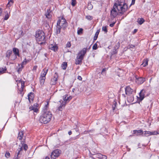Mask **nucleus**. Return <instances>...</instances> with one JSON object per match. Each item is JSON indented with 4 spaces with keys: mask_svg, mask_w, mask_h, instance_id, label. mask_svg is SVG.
<instances>
[{
    "mask_svg": "<svg viewBox=\"0 0 159 159\" xmlns=\"http://www.w3.org/2000/svg\"><path fill=\"white\" fill-rule=\"evenodd\" d=\"M46 103L43 108L42 114L39 118V121L42 123L47 124L51 120L52 114L49 110V101H46Z\"/></svg>",
    "mask_w": 159,
    "mask_h": 159,
    "instance_id": "nucleus-1",
    "label": "nucleus"
},
{
    "mask_svg": "<svg viewBox=\"0 0 159 159\" xmlns=\"http://www.w3.org/2000/svg\"><path fill=\"white\" fill-rule=\"evenodd\" d=\"M127 6L124 0H120L115 4L113 8L111 11V15L113 18L117 15V12L120 13H123L127 10Z\"/></svg>",
    "mask_w": 159,
    "mask_h": 159,
    "instance_id": "nucleus-2",
    "label": "nucleus"
},
{
    "mask_svg": "<svg viewBox=\"0 0 159 159\" xmlns=\"http://www.w3.org/2000/svg\"><path fill=\"white\" fill-rule=\"evenodd\" d=\"M67 24L66 19L62 17L57 21V23L56 33L59 34L61 32V29L65 30L67 27Z\"/></svg>",
    "mask_w": 159,
    "mask_h": 159,
    "instance_id": "nucleus-3",
    "label": "nucleus"
},
{
    "mask_svg": "<svg viewBox=\"0 0 159 159\" xmlns=\"http://www.w3.org/2000/svg\"><path fill=\"white\" fill-rule=\"evenodd\" d=\"M35 37L37 41L42 42L40 44L45 43V36L44 32L41 30H39L36 31Z\"/></svg>",
    "mask_w": 159,
    "mask_h": 159,
    "instance_id": "nucleus-4",
    "label": "nucleus"
},
{
    "mask_svg": "<svg viewBox=\"0 0 159 159\" xmlns=\"http://www.w3.org/2000/svg\"><path fill=\"white\" fill-rule=\"evenodd\" d=\"M90 48H84L78 53L77 58L80 60H83L87 52L88 51Z\"/></svg>",
    "mask_w": 159,
    "mask_h": 159,
    "instance_id": "nucleus-5",
    "label": "nucleus"
},
{
    "mask_svg": "<svg viewBox=\"0 0 159 159\" xmlns=\"http://www.w3.org/2000/svg\"><path fill=\"white\" fill-rule=\"evenodd\" d=\"M146 91L144 89H143L141 90L140 93H139V100L140 101H142L145 98V97L148 96L150 93H147L146 94Z\"/></svg>",
    "mask_w": 159,
    "mask_h": 159,
    "instance_id": "nucleus-6",
    "label": "nucleus"
},
{
    "mask_svg": "<svg viewBox=\"0 0 159 159\" xmlns=\"http://www.w3.org/2000/svg\"><path fill=\"white\" fill-rule=\"evenodd\" d=\"M61 151L59 149L54 150L51 153V157L52 159H56L59 156Z\"/></svg>",
    "mask_w": 159,
    "mask_h": 159,
    "instance_id": "nucleus-7",
    "label": "nucleus"
},
{
    "mask_svg": "<svg viewBox=\"0 0 159 159\" xmlns=\"http://www.w3.org/2000/svg\"><path fill=\"white\" fill-rule=\"evenodd\" d=\"M158 134L157 132L153 131L151 132L149 131H145L143 132V134H142V136L144 137H148L151 135H157Z\"/></svg>",
    "mask_w": 159,
    "mask_h": 159,
    "instance_id": "nucleus-8",
    "label": "nucleus"
},
{
    "mask_svg": "<svg viewBox=\"0 0 159 159\" xmlns=\"http://www.w3.org/2000/svg\"><path fill=\"white\" fill-rule=\"evenodd\" d=\"M58 76L56 72L53 75V77L52 78L50 82V84L51 85H55L57 82L58 79Z\"/></svg>",
    "mask_w": 159,
    "mask_h": 159,
    "instance_id": "nucleus-9",
    "label": "nucleus"
},
{
    "mask_svg": "<svg viewBox=\"0 0 159 159\" xmlns=\"http://www.w3.org/2000/svg\"><path fill=\"white\" fill-rule=\"evenodd\" d=\"M125 94L129 96H131L132 95L133 92V90L129 86H127L125 88Z\"/></svg>",
    "mask_w": 159,
    "mask_h": 159,
    "instance_id": "nucleus-10",
    "label": "nucleus"
},
{
    "mask_svg": "<svg viewBox=\"0 0 159 159\" xmlns=\"http://www.w3.org/2000/svg\"><path fill=\"white\" fill-rule=\"evenodd\" d=\"M143 134V131L142 130L139 129V130H134L133 131V134L131 135H130V136H139L142 134Z\"/></svg>",
    "mask_w": 159,
    "mask_h": 159,
    "instance_id": "nucleus-11",
    "label": "nucleus"
},
{
    "mask_svg": "<svg viewBox=\"0 0 159 159\" xmlns=\"http://www.w3.org/2000/svg\"><path fill=\"white\" fill-rule=\"evenodd\" d=\"M49 48L51 50L55 52L57 51L58 49L57 45L56 43L50 44L49 46Z\"/></svg>",
    "mask_w": 159,
    "mask_h": 159,
    "instance_id": "nucleus-12",
    "label": "nucleus"
},
{
    "mask_svg": "<svg viewBox=\"0 0 159 159\" xmlns=\"http://www.w3.org/2000/svg\"><path fill=\"white\" fill-rule=\"evenodd\" d=\"M59 102H60L61 104L60 106L58 107V110L59 111H61L62 109L65 107L66 102H64L62 100H60L59 101Z\"/></svg>",
    "mask_w": 159,
    "mask_h": 159,
    "instance_id": "nucleus-13",
    "label": "nucleus"
},
{
    "mask_svg": "<svg viewBox=\"0 0 159 159\" xmlns=\"http://www.w3.org/2000/svg\"><path fill=\"white\" fill-rule=\"evenodd\" d=\"M48 69L46 68L43 69L41 73L40 77L46 78V75L48 72Z\"/></svg>",
    "mask_w": 159,
    "mask_h": 159,
    "instance_id": "nucleus-14",
    "label": "nucleus"
},
{
    "mask_svg": "<svg viewBox=\"0 0 159 159\" xmlns=\"http://www.w3.org/2000/svg\"><path fill=\"white\" fill-rule=\"evenodd\" d=\"M145 79L144 78L140 77L137 79L136 80V82L139 84H141L145 81Z\"/></svg>",
    "mask_w": 159,
    "mask_h": 159,
    "instance_id": "nucleus-15",
    "label": "nucleus"
},
{
    "mask_svg": "<svg viewBox=\"0 0 159 159\" xmlns=\"http://www.w3.org/2000/svg\"><path fill=\"white\" fill-rule=\"evenodd\" d=\"M13 51L16 57H20L19 51L18 48H13Z\"/></svg>",
    "mask_w": 159,
    "mask_h": 159,
    "instance_id": "nucleus-16",
    "label": "nucleus"
},
{
    "mask_svg": "<svg viewBox=\"0 0 159 159\" xmlns=\"http://www.w3.org/2000/svg\"><path fill=\"white\" fill-rule=\"evenodd\" d=\"M72 98V97L71 96H68V95H66L65 96H63V99L64 101V102H66L67 101H69Z\"/></svg>",
    "mask_w": 159,
    "mask_h": 159,
    "instance_id": "nucleus-17",
    "label": "nucleus"
},
{
    "mask_svg": "<svg viewBox=\"0 0 159 159\" xmlns=\"http://www.w3.org/2000/svg\"><path fill=\"white\" fill-rule=\"evenodd\" d=\"M24 68L22 66H20V64H18L16 68V70L18 73L19 74Z\"/></svg>",
    "mask_w": 159,
    "mask_h": 159,
    "instance_id": "nucleus-18",
    "label": "nucleus"
},
{
    "mask_svg": "<svg viewBox=\"0 0 159 159\" xmlns=\"http://www.w3.org/2000/svg\"><path fill=\"white\" fill-rule=\"evenodd\" d=\"M24 135V133L23 131H20L18 133V136L17 137L18 139L21 140H22Z\"/></svg>",
    "mask_w": 159,
    "mask_h": 159,
    "instance_id": "nucleus-19",
    "label": "nucleus"
},
{
    "mask_svg": "<svg viewBox=\"0 0 159 159\" xmlns=\"http://www.w3.org/2000/svg\"><path fill=\"white\" fill-rule=\"evenodd\" d=\"M13 0H8V2L6 6L7 8L10 9V7L13 4Z\"/></svg>",
    "mask_w": 159,
    "mask_h": 159,
    "instance_id": "nucleus-20",
    "label": "nucleus"
},
{
    "mask_svg": "<svg viewBox=\"0 0 159 159\" xmlns=\"http://www.w3.org/2000/svg\"><path fill=\"white\" fill-rule=\"evenodd\" d=\"M11 10H10L9 11V13H8L7 11H5V13H6V15H5L4 17V20H7L9 18V16H10V13Z\"/></svg>",
    "mask_w": 159,
    "mask_h": 159,
    "instance_id": "nucleus-21",
    "label": "nucleus"
},
{
    "mask_svg": "<svg viewBox=\"0 0 159 159\" xmlns=\"http://www.w3.org/2000/svg\"><path fill=\"white\" fill-rule=\"evenodd\" d=\"M67 66V63L66 62H64L61 64V67L62 69L65 70L66 69Z\"/></svg>",
    "mask_w": 159,
    "mask_h": 159,
    "instance_id": "nucleus-22",
    "label": "nucleus"
},
{
    "mask_svg": "<svg viewBox=\"0 0 159 159\" xmlns=\"http://www.w3.org/2000/svg\"><path fill=\"white\" fill-rule=\"evenodd\" d=\"M29 109L30 111H33L34 112H37L38 111V108L33 106L30 107Z\"/></svg>",
    "mask_w": 159,
    "mask_h": 159,
    "instance_id": "nucleus-23",
    "label": "nucleus"
},
{
    "mask_svg": "<svg viewBox=\"0 0 159 159\" xmlns=\"http://www.w3.org/2000/svg\"><path fill=\"white\" fill-rule=\"evenodd\" d=\"M46 78L42 77H39V81L40 84L42 85H43L44 83L45 82Z\"/></svg>",
    "mask_w": 159,
    "mask_h": 159,
    "instance_id": "nucleus-24",
    "label": "nucleus"
},
{
    "mask_svg": "<svg viewBox=\"0 0 159 159\" xmlns=\"http://www.w3.org/2000/svg\"><path fill=\"white\" fill-rule=\"evenodd\" d=\"M28 99L29 101H30V100H33L34 97V93H30L28 95Z\"/></svg>",
    "mask_w": 159,
    "mask_h": 159,
    "instance_id": "nucleus-25",
    "label": "nucleus"
},
{
    "mask_svg": "<svg viewBox=\"0 0 159 159\" xmlns=\"http://www.w3.org/2000/svg\"><path fill=\"white\" fill-rule=\"evenodd\" d=\"M45 16L48 19H50L51 18L52 16L50 14L49 10H47V11L45 13Z\"/></svg>",
    "mask_w": 159,
    "mask_h": 159,
    "instance_id": "nucleus-26",
    "label": "nucleus"
},
{
    "mask_svg": "<svg viewBox=\"0 0 159 159\" xmlns=\"http://www.w3.org/2000/svg\"><path fill=\"white\" fill-rule=\"evenodd\" d=\"M21 89L19 90V92H18L20 94H22V92L23 90V88L24 87V83L23 82H21Z\"/></svg>",
    "mask_w": 159,
    "mask_h": 159,
    "instance_id": "nucleus-27",
    "label": "nucleus"
},
{
    "mask_svg": "<svg viewBox=\"0 0 159 159\" xmlns=\"http://www.w3.org/2000/svg\"><path fill=\"white\" fill-rule=\"evenodd\" d=\"M144 22L145 20L143 18H138L137 20V22L140 25H141Z\"/></svg>",
    "mask_w": 159,
    "mask_h": 159,
    "instance_id": "nucleus-28",
    "label": "nucleus"
},
{
    "mask_svg": "<svg viewBox=\"0 0 159 159\" xmlns=\"http://www.w3.org/2000/svg\"><path fill=\"white\" fill-rule=\"evenodd\" d=\"M12 53V51L11 50H8L6 52V54L7 57L9 58Z\"/></svg>",
    "mask_w": 159,
    "mask_h": 159,
    "instance_id": "nucleus-29",
    "label": "nucleus"
},
{
    "mask_svg": "<svg viewBox=\"0 0 159 159\" xmlns=\"http://www.w3.org/2000/svg\"><path fill=\"white\" fill-rule=\"evenodd\" d=\"M7 70V68L6 67L3 68H0V73L3 74Z\"/></svg>",
    "mask_w": 159,
    "mask_h": 159,
    "instance_id": "nucleus-30",
    "label": "nucleus"
},
{
    "mask_svg": "<svg viewBox=\"0 0 159 159\" xmlns=\"http://www.w3.org/2000/svg\"><path fill=\"white\" fill-rule=\"evenodd\" d=\"M21 143L22 145V146H23V149H24L26 151L28 148V147L27 145L26 144H24V143H23V142H21Z\"/></svg>",
    "mask_w": 159,
    "mask_h": 159,
    "instance_id": "nucleus-31",
    "label": "nucleus"
},
{
    "mask_svg": "<svg viewBox=\"0 0 159 159\" xmlns=\"http://www.w3.org/2000/svg\"><path fill=\"white\" fill-rule=\"evenodd\" d=\"M87 8L89 10H91L93 8V6L91 3H89Z\"/></svg>",
    "mask_w": 159,
    "mask_h": 159,
    "instance_id": "nucleus-32",
    "label": "nucleus"
},
{
    "mask_svg": "<svg viewBox=\"0 0 159 159\" xmlns=\"http://www.w3.org/2000/svg\"><path fill=\"white\" fill-rule=\"evenodd\" d=\"M148 60H144L141 65L145 67L148 65Z\"/></svg>",
    "mask_w": 159,
    "mask_h": 159,
    "instance_id": "nucleus-33",
    "label": "nucleus"
},
{
    "mask_svg": "<svg viewBox=\"0 0 159 159\" xmlns=\"http://www.w3.org/2000/svg\"><path fill=\"white\" fill-rule=\"evenodd\" d=\"M98 155L100 157V158H102L103 159H107V156L105 155H103L101 154H99Z\"/></svg>",
    "mask_w": 159,
    "mask_h": 159,
    "instance_id": "nucleus-34",
    "label": "nucleus"
},
{
    "mask_svg": "<svg viewBox=\"0 0 159 159\" xmlns=\"http://www.w3.org/2000/svg\"><path fill=\"white\" fill-rule=\"evenodd\" d=\"M83 29L82 28H80L78 30L77 34L79 35L83 33Z\"/></svg>",
    "mask_w": 159,
    "mask_h": 159,
    "instance_id": "nucleus-35",
    "label": "nucleus"
},
{
    "mask_svg": "<svg viewBox=\"0 0 159 159\" xmlns=\"http://www.w3.org/2000/svg\"><path fill=\"white\" fill-rule=\"evenodd\" d=\"M5 156L7 158H9L10 156V154L8 152H6L5 153Z\"/></svg>",
    "mask_w": 159,
    "mask_h": 159,
    "instance_id": "nucleus-36",
    "label": "nucleus"
},
{
    "mask_svg": "<svg viewBox=\"0 0 159 159\" xmlns=\"http://www.w3.org/2000/svg\"><path fill=\"white\" fill-rule=\"evenodd\" d=\"M102 30L105 33H107V26H103L102 28Z\"/></svg>",
    "mask_w": 159,
    "mask_h": 159,
    "instance_id": "nucleus-37",
    "label": "nucleus"
},
{
    "mask_svg": "<svg viewBox=\"0 0 159 159\" xmlns=\"http://www.w3.org/2000/svg\"><path fill=\"white\" fill-rule=\"evenodd\" d=\"M135 47V46L134 45L130 44H129L127 47L128 49H129L130 48H133Z\"/></svg>",
    "mask_w": 159,
    "mask_h": 159,
    "instance_id": "nucleus-38",
    "label": "nucleus"
},
{
    "mask_svg": "<svg viewBox=\"0 0 159 159\" xmlns=\"http://www.w3.org/2000/svg\"><path fill=\"white\" fill-rule=\"evenodd\" d=\"M76 4V0H71V4L73 6H75Z\"/></svg>",
    "mask_w": 159,
    "mask_h": 159,
    "instance_id": "nucleus-39",
    "label": "nucleus"
},
{
    "mask_svg": "<svg viewBox=\"0 0 159 159\" xmlns=\"http://www.w3.org/2000/svg\"><path fill=\"white\" fill-rule=\"evenodd\" d=\"M27 62V60L24 61L21 64H20V66H22L24 68V65H25Z\"/></svg>",
    "mask_w": 159,
    "mask_h": 159,
    "instance_id": "nucleus-40",
    "label": "nucleus"
},
{
    "mask_svg": "<svg viewBox=\"0 0 159 159\" xmlns=\"http://www.w3.org/2000/svg\"><path fill=\"white\" fill-rule=\"evenodd\" d=\"M82 63V60H76L75 63L76 65L81 64Z\"/></svg>",
    "mask_w": 159,
    "mask_h": 159,
    "instance_id": "nucleus-41",
    "label": "nucleus"
},
{
    "mask_svg": "<svg viewBox=\"0 0 159 159\" xmlns=\"http://www.w3.org/2000/svg\"><path fill=\"white\" fill-rule=\"evenodd\" d=\"M23 146H21L17 149L18 152L17 153H18V155H19L20 152L23 150Z\"/></svg>",
    "mask_w": 159,
    "mask_h": 159,
    "instance_id": "nucleus-42",
    "label": "nucleus"
},
{
    "mask_svg": "<svg viewBox=\"0 0 159 159\" xmlns=\"http://www.w3.org/2000/svg\"><path fill=\"white\" fill-rule=\"evenodd\" d=\"M86 18L87 19L90 20H91L93 19L92 16L89 15L87 16H86Z\"/></svg>",
    "mask_w": 159,
    "mask_h": 159,
    "instance_id": "nucleus-43",
    "label": "nucleus"
},
{
    "mask_svg": "<svg viewBox=\"0 0 159 159\" xmlns=\"http://www.w3.org/2000/svg\"><path fill=\"white\" fill-rule=\"evenodd\" d=\"M108 69V68H103L101 72V74L102 75L103 74V73L104 72H105Z\"/></svg>",
    "mask_w": 159,
    "mask_h": 159,
    "instance_id": "nucleus-44",
    "label": "nucleus"
},
{
    "mask_svg": "<svg viewBox=\"0 0 159 159\" xmlns=\"http://www.w3.org/2000/svg\"><path fill=\"white\" fill-rule=\"evenodd\" d=\"M71 46V43L70 42H68L66 44V47L68 48H70Z\"/></svg>",
    "mask_w": 159,
    "mask_h": 159,
    "instance_id": "nucleus-45",
    "label": "nucleus"
},
{
    "mask_svg": "<svg viewBox=\"0 0 159 159\" xmlns=\"http://www.w3.org/2000/svg\"><path fill=\"white\" fill-rule=\"evenodd\" d=\"M97 48V44L96 43H95L94 44L93 47V49L94 50H96Z\"/></svg>",
    "mask_w": 159,
    "mask_h": 159,
    "instance_id": "nucleus-46",
    "label": "nucleus"
},
{
    "mask_svg": "<svg viewBox=\"0 0 159 159\" xmlns=\"http://www.w3.org/2000/svg\"><path fill=\"white\" fill-rule=\"evenodd\" d=\"M99 33V31L98 30L97 31L96 33L95 34V35L96 36V39H95V40H96L97 39Z\"/></svg>",
    "mask_w": 159,
    "mask_h": 159,
    "instance_id": "nucleus-47",
    "label": "nucleus"
},
{
    "mask_svg": "<svg viewBox=\"0 0 159 159\" xmlns=\"http://www.w3.org/2000/svg\"><path fill=\"white\" fill-rule=\"evenodd\" d=\"M19 155H18V153H17L16 156H15L13 159H19L20 157H19Z\"/></svg>",
    "mask_w": 159,
    "mask_h": 159,
    "instance_id": "nucleus-48",
    "label": "nucleus"
},
{
    "mask_svg": "<svg viewBox=\"0 0 159 159\" xmlns=\"http://www.w3.org/2000/svg\"><path fill=\"white\" fill-rule=\"evenodd\" d=\"M37 68V66H34L32 70L33 71H34V70L35 71L36 70Z\"/></svg>",
    "mask_w": 159,
    "mask_h": 159,
    "instance_id": "nucleus-49",
    "label": "nucleus"
},
{
    "mask_svg": "<svg viewBox=\"0 0 159 159\" xmlns=\"http://www.w3.org/2000/svg\"><path fill=\"white\" fill-rule=\"evenodd\" d=\"M115 23H116V22H114L113 23H112L111 24H110L109 26L111 27H113L114 26Z\"/></svg>",
    "mask_w": 159,
    "mask_h": 159,
    "instance_id": "nucleus-50",
    "label": "nucleus"
},
{
    "mask_svg": "<svg viewBox=\"0 0 159 159\" xmlns=\"http://www.w3.org/2000/svg\"><path fill=\"white\" fill-rule=\"evenodd\" d=\"M135 0H132L131 3V4L130 5V6L134 4L135 2Z\"/></svg>",
    "mask_w": 159,
    "mask_h": 159,
    "instance_id": "nucleus-51",
    "label": "nucleus"
},
{
    "mask_svg": "<svg viewBox=\"0 0 159 159\" xmlns=\"http://www.w3.org/2000/svg\"><path fill=\"white\" fill-rule=\"evenodd\" d=\"M77 79L79 80H80V81L82 80V77L81 76H78Z\"/></svg>",
    "mask_w": 159,
    "mask_h": 159,
    "instance_id": "nucleus-52",
    "label": "nucleus"
},
{
    "mask_svg": "<svg viewBox=\"0 0 159 159\" xmlns=\"http://www.w3.org/2000/svg\"><path fill=\"white\" fill-rule=\"evenodd\" d=\"M2 8H0V16L1 15V14L2 13Z\"/></svg>",
    "mask_w": 159,
    "mask_h": 159,
    "instance_id": "nucleus-53",
    "label": "nucleus"
},
{
    "mask_svg": "<svg viewBox=\"0 0 159 159\" xmlns=\"http://www.w3.org/2000/svg\"><path fill=\"white\" fill-rule=\"evenodd\" d=\"M138 30L137 29H134V31L133 34L136 33L137 31Z\"/></svg>",
    "mask_w": 159,
    "mask_h": 159,
    "instance_id": "nucleus-54",
    "label": "nucleus"
},
{
    "mask_svg": "<svg viewBox=\"0 0 159 159\" xmlns=\"http://www.w3.org/2000/svg\"><path fill=\"white\" fill-rule=\"evenodd\" d=\"M68 134H69V135H71V134H72V131H71V130H70V131L68 132Z\"/></svg>",
    "mask_w": 159,
    "mask_h": 159,
    "instance_id": "nucleus-55",
    "label": "nucleus"
},
{
    "mask_svg": "<svg viewBox=\"0 0 159 159\" xmlns=\"http://www.w3.org/2000/svg\"><path fill=\"white\" fill-rule=\"evenodd\" d=\"M117 45L118 46V48H119L120 46V43L119 42H118L117 44V45H116V46Z\"/></svg>",
    "mask_w": 159,
    "mask_h": 159,
    "instance_id": "nucleus-56",
    "label": "nucleus"
},
{
    "mask_svg": "<svg viewBox=\"0 0 159 159\" xmlns=\"http://www.w3.org/2000/svg\"><path fill=\"white\" fill-rule=\"evenodd\" d=\"M45 159H50V158L49 157H45Z\"/></svg>",
    "mask_w": 159,
    "mask_h": 159,
    "instance_id": "nucleus-57",
    "label": "nucleus"
},
{
    "mask_svg": "<svg viewBox=\"0 0 159 159\" xmlns=\"http://www.w3.org/2000/svg\"><path fill=\"white\" fill-rule=\"evenodd\" d=\"M96 36L95 35V36L94 37V40H95V39H96Z\"/></svg>",
    "mask_w": 159,
    "mask_h": 159,
    "instance_id": "nucleus-58",
    "label": "nucleus"
},
{
    "mask_svg": "<svg viewBox=\"0 0 159 159\" xmlns=\"http://www.w3.org/2000/svg\"><path fill=\"white\" fill-rule=\"evenodd\" d=\"M74 90H75V89H74H74H72V91H73V92H74Z\"/></svg>",
    "mask_w": 159,
    "mask_h": 159,
    "instance_id": "nucleus-59",
    "label": "nucleus"
},
{
    "mask_svg": "<svg viewBox=\"0 0 159 159\" xmlns=\"http://www.w3.org/2000/svg\"><path fill=\"white\" fill-rule=\"evenodd\" d=\"M122 95H123L125 97V95L124 94H122Z\"/></svg>",
    "mask_w": 159,
    "mask_h": 159,
    "instance_id": "nucleus-60",
    "label": "nucleus"
},
{
    "mask_svg": "<svg viewBox=\"0 0 159 159\" xmlns=\"http://www.w3.org/2000/svg\"><path fill=\"white\" fill-rule=\"evenodd\" d=\"M78 131H79L78 130H76V132H78Z\"/></svg>",
    "mask_w": 159,
    "mask_h": 159,
    "instance_id": "nucleus-61",
    "label": "nucleus"
},
{
    "mask_svg": "<svg viewBox=\"0 0 159 159\" xmlns=\"http://www.w3.org/2000/svg\"><path fill=\"white\" fill-rule=\"evenodd\" d=\"M47 55V54H45V56L46 57V55Z\"/></svg>",
    "mask_w": 159,
    "mask_h": 159,
    "instance_id": "nucleus-62",
    "label": "nucleus"
},
{
    "mask_svg": "<svg viewBox=\"0 0 159 159\" xmlns=\"http://www.w3.org/2000/svg\"><path fill=\"white\" fill-rule=\"evenodd\" d=\"M21 80H20L19 81H21Z\"/></svg>",
    "mask_w": 159,
    "mask_h": 159,
    "instance_id": "nucleus-63",
    "label": "nucleus"
}]
</instances>
